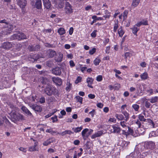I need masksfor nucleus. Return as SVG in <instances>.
<instances>
[{
    "mask_svg": "<svg viewBox=\"0 0 158 158\" xmlns=\"http://www.w3.org/2000/svg\"><path fill=\"white\" fill-rule=\"evenodd\" d=\"M44 91L48 96L53 95L55 96H58L59 95L58 89L55 87L51 85L47 86L44 89Z\"/></svg>",
    "mask_w": 158,
    "mask_h": 158,
    "instance_id": "1",
    "label": "nucleus"
},
{
    "mask_svg": "<svg viewBox=\"0 0 158 158\" xmlns=\"http://www.w3.org/2000/svg\"><path fill=\"white\" fill-rule=\"evenodd\" d=\"M15 27L11 24L4 26L1 31V33L4 35L9 34Z\"/></svg>",
    "mask_w": 158,
    "mask_h": 158,
    "instance_id": "2",
    "label": "nucleus"
},
{
    "mask_svg": "<svg viewBox=\"0 0 158 158\" xmlns=\"http://www.w3.org/2000/svg\"><path fill=\"white\" fill-rule=\"evenodd\" d=\"M11 39L13 40H20L23 39H27V38L24 34L21 32H19L12 35Z\"/></svg>",
    "mask_w": 158,
    "mask_h": 158,
    "instance_id": "3",
    "label": "nucleus"
},
{
    "mask_svg": "<svg viewBox=\"0 0 158 158\" xmlns=\"http://www.w3.org/2000/svg\"><path fill=\"white\" fill-rule=\"evenodd\" d=\"M109 131L112 133L119 134L121 131V129L118 125L115 124L111 126Z\"/></svg>",
    "mask_w": 158,
    "mask_h": 158,
    "instance_id": "4",
    "label": "nucleus"
},
{
    "mask_svg": "<svg viewBox=\"0 0 158 158\" xmlns=\"http://www.w3.org/2000/svg\"><path fill=\"white\" fill-rule=\"evenodd\" d=\"M12 113L11 116L15 120H24V118L23 115L17 113L16 111H14Z\"/></svg>",
    "mask_w": 158,
    "mask_h": 158,
    "instance_id": "5",
    "label": "nucleus"
},
{
    "mask_svg": "<svg viewBox=\"0 0 158 158\" xmlns=\"http://www.w3.org/2000/svg\"><path fill=\"white\" fill-rule=\"evenodd\" d=\"M64 10L66 14H70L73 12V9L70 4L68 2H66L65 3Z\"/></svg>",
    "mask_w": 158,
    "mask_h": 158,
    "instance_id": "6",
    "label": "nucleus"
},
{
    "mask_svg": "<svg viewBox=\"0 0 158 158\" xmlns=\"http://www.w3.org/2000/svg\"><path fill=\"white\" fill-rule=\"evenodd\" d=\"M13 46H14L13 42H7L3 43L2 44L1 47L6 50H8L13 47Z\"/></svg>",
    "mask_w": 158,
    "mask_h": 158,
    "instance_id": "7",
    "label": "nucleus"
},
{
    "mask_svg": "<svg viewBox=\"0 0 158 158\" xmlns=\"http://www.w3.org/2000/svg\"><path fill=\"white\" fill-rule=\"evenodd\" d=\"M52 73L56 75H60L61 73L60 68L58 67H56L53 68L52 70Z\"/></svg>",
    "mask_w": 158,
    "mask_h": 158,
    "instance_id": "8",
    "label": "nucleus"
},
{
    "mask_svg": "<svg viewBox=\"0 0 158 158\" xmlns=\"http://www.w3.org/2000/svg\"><path fill=\"white\" fill-rule=\"evenodd\" d=\"M52 80L56 85L60 86L62 85V81L60 78L58 77H52Z\"/></svg>",
    "mask_w": 158,
    "mask_h": 158,
    "instance_id": "9",
    "label": "nucleus"
},
{
    "mask_svg": "<svg viewBox=\"0 0 158 158\" xmlns=\"http://www.w3.org/2000/svg\"><path fill=\"white\" fill-rule=\"evenodd\" d=\"M39 147L37 142H35L33 146L29 147V151L31 152L37 151L38 150Z\"/></svg>",
    "mask_w": 158,
    "mask_h": 158,
    "instance_id": "10",
    "label": "nucleus"
},
{
    "mask_svg": "<svg viewBox=\"0 0 158 158\" xmlns=\"http://www.w3.org/2000/svg\"><path fill=\"white\" fill-rule=\"evenodd\" d=\"M18 5L20 8H24L26 6L27 1L25 0H16Z\"/></svg>",
    "mask_w": 158,
    "mask_h": 158,
    "instance_id": "11",
    "label": "nucleus"
},
{
    "mask_svg": "<svg viewBox=\"0 0 158 158\" xmlns=\"http://www.w3.org/2000/svg\"><path fill=\"white\" fill-rule=\"evenodd\" d=\"M21 109L28 116L30 117H32L33 116L32 113L25 106H23L22 107Z\"/></svg>",
    "mask_w": 158,
    "mask_h": 158,
    "instance_id": "12",
    "label": "nucleus"
},
{
    "mask_svg": "<svg viewBox=\"0 0 158 158\" xmlns=\"http://www.w3.org/2000/svg\"><path fill=\"white\" fill-rule=\"evenodd\" d=\"M40 46L39 45L29 46L28 49L30 51H37L40 49Z\"/></svg>",
    "mask_w": 158,
    "mask_h": 158,
    "instance_id": "13",
    "label": "nucleus"
},
{
    "mask_svg": "<svg viewBox=\"0 0 158 158\" xmlns=\"http://www.w3.org/2000/svg\"><path fill=\"white\" fill-rule=\"evenodd\" d=\"M94 81V79L92 77H88L86 79V82L88 83L87 86L91 88H93V87L91 85Z\"/></svg>",
    "mask_w": 158,
    "mask_h": 158,
    "instance_id": "14",
    "label": "nucleus"
},
{
    "mask_svg": "<svg viewBox=\"0 0 158 158\" xmlns=\"http://www.w3.org/2000/svg\"><path fill=\"white\" fill-rule=\"evenodd\" d=\"M89 131L88 128H85L81 132V135L82 136L83 139L84 140H86L87 138V133Z\"/></svg>",
    "mask_w": 158,
    "mask_h": 158,
    "instance_id": "15",
    "label": "nucleus"
},
{
    "mask_svg": "<svg viewBox=\"0 0 158 158\" xmlns=\"http://www.w3.org/2000/svg\"><path fill=\"white\" fill-rule=\"evenodd\" d=\"M146 122H148L147 124L148 125V128H150L154 127L155 124L152 120L150 119H147Z\"/></svg>",
    "mask_w": 158,
    "mask_h": 158,
    "instance_id": "16",
    "label": "nucleus"
},
{
    "mask_svg": "<svg viewBox=\"0 0 158 158\" xmlns=\"http://www.w3.org/2000/svg\"><path fill=\"white\" fill-rule=\"evenodd\" d=\"M56 60L58 62H60L62 61L63 58V54L60 52H58L56 55Z\"/></svg>",
    "mask_w": 158,
    "mask_h": 158,
    "instance_id": "17",
    "label": "nucleus"
},
{
    "mask_svg": "<svg viewBox=\"0 0 158 158\" xmlns=\"http://www.w3.org/2000/svg\"><path fill=\"white\" fill-rule=\"evenodd\" d=\"M35 7L37 9H41L42 8V2L41 0H35Z\"/></svg>",
    "mask_w": 158,
    "mask_h": 158,
    "instance_id": "18",
    "label": "nucleus"
},
{
    "mask_svg": "<svg viewBox=\"0 0 158 158\" xmlns=\"http://www.w3.org/2000/svg\"><path fill=\"white\" fill-rule=\"evenodd\" d=\"M8 110H10V113L9 114L10 115H12V112H14V111H16L17 110V108L15 106L13 105H10V106L9 108L8 109Z\"/></svg>",
    "mask_w": 158,
    "mask_h": 158,
    "instance_id": "19",
    "label": "nucleus"
},
{
    "mask_svg": "<svg viewBox=\"0 0 158 158\" xmlns=\"http://www.w3.org/2000/svg\"><path fill=\"white\" fill-rule=\"evenodd\" d=\"M148 25V22L147 20H143L141 21L138 22L136 24V25L137 27H139L141 25Z\"/></svg>",
    "mask_w": 158,
    "mask_h": 158,
    "instance_id": "20",
    "label": "nucleus"
},
{
    "mask_svg": "<svg viewBox=\"0 0 158 158\" xmlns=\"http://www.w3.org/2000/svg\"><path fill=\"white\" fill-rule=\"evenodd\" d=\"M125 31L124 30L123 27L121 26L118 30V33L119 36L120 37H122L124 34Z\"/></svg>",
    "mask_w": 158,
    "mask_h": 158,
    "instance_id": "21",
    "label": "nucleus"
},
{
    "mask_svg": "<svg viewBox=\"0 0 158 158\" xmlns=\"http://www.w3.org/2000/svg\"><path fill=\"white\" fill-rule=\"evenodd\" d=\"M44 7L47 9L50 8L51 4L49 0H43Z\"/></svg>",
    "mask_w": 158,
    "mask_h": 158,
    "instance_id": "22",
    "label": "nucleus"
},
{
    "mask_svg": "<svg viewBox=\"0 0 158 158\" xmlns=\"http://www.w3.org/2000/svg\"><path fill=\"white\" fill-rule=\"evenodd\" d=\"M102 132L101 131H99L95 133L91 136V138L92 139H95L96 137L100 136L102 135Z\"/></svg>",
    "mask_w": 158,
    "mask_h": 158,
    "instance_id": "23",
    "label": "nucleus"
},
{
    "mask_svg": "<svg viewBox=\"0 0 158 158\" xmlns=\"http://www.w3.org/2000/svg\"><path fill=\"white\" fill-rule=\"evenodd\" d=\"M13 45L14 46L13 48H15L18 51H19L22 47V44L19 43L13 42Z\"/></svg>",
    "mask_w": 158,
    "mask_h": 158,
    "instance_id": "24",
    "label": "nucleus"
},
{
    "mask_svg": "<svg viewBox=\"0 0 158 158\" xmlns=\"http://www.w3.org/2000/svg\"><path fill=\"white\" fill-rule=\"evenodd\" d=\"M54 140L52 138H50L47 140L46 141H44L43 144L44 146H47L51 143H52L53 142Z\"/></svg>",
    "mask_w": 158,
    "mask_h": 158,
    "instance_id": "25",
    "label": "nucleus"
},
{
    "mask_svg": "<svg viewBox=\"0 0 158 158\" xmlns=\"http://www.w3.org/2000/svg\"><path fill=\"white\" fill-rule=\"evenodd\" d=\"M32 109L36 111L41 112L42 109L41 107L38 105H34L33 106Z\"/></svg>",
    "mask_w": 158,
    "mask_h": 158,
    "instance_id": "26",
    "label": "nucleus"
},
{
    "mask_svg": "<svg viewBox=\"0 0 158 158\" xmlns=\"http://www.w3.org/2000/svg\"><path fill=\"white\" fill-rule=\"evenodd\" d=\"M140 77L142 80L147 79L148 77V74L146 72H145L142 73L140 75Z\"/></svg>",
    "mask_w": 158,
    "mask_h": 158,
    "instance_id": "27",
    "label": "nucleus"
},
{
    "mask_svg": "<svg viewBox=\"0 0 158 158\" xmlns=\"http://www.w3.org/2000/svg\"><path fill=\"white\" fill-rule=\"evenodd\" d=\"M140 0H132V2L131 3V6L134 8L137 7L140 2Z\"/></svg>",
    "mask_w": 158,
    "mask_h": 158,
    "instance_id": "28",
    "label": "nucleus"
},
{
    "mask_svg": "<svg viewBox=\"0 0 158 158\" xmlns=\"http://www.w3.org/2000/svg\"><path fill=\"white\" fill-rule=\"evenodd\" d=\"M158 100V97L155 96L152 97L151 98L148 99L150 102L152 103H153L156 102Z\"/></svg>",
    "mask_w": 158,
    "mask_h": 158,
    "instance_id": "29",
    "label": "nucleus"
},
{
    "mask_svg": "<svg viewBox=\"0 0 158 158\" xmlns=\"http://www.w3.org/2000/svg\"><path fill=\"white\" fill-rule=\"evenodd\" d=\"M56 51L52 50H49L48 52L49 56L50 58L53 57L54 56L56 55Z\"/></svg>",
    "mask_w": 158,
    "mask_h": 158,
    "instance_id": "30",
    "label": "nucleus"
},
{
    "mask_svg": "<svg viewBox=\"0 0 158 158\" xmlns=\"http://www.w3.org/2000/svg\"><path fill=\"white\" fill-rule=\"evenodd\" d=\"M115 116L118 120L122 121L124 119L123 116L121 114H115Z\"/></svg>",
    "mask_w": 158,
    "mask_h": 158,
    "instance_id": "31",
    "label": "nucleus"
},
{
    "mask_svg": "<svg viewBox=\"0 0 158 158\" xmlns=\"http://www.w3.org/2000/svg\"><path fill=\"white\" fill-rule=\"evenodd\" d=\"M145 129L143 127H139L138 128V131L139 135H142L145 132Z\"/></svg>",
    "mask_w": 158,
    "mask_h": 158,
    "instance_id": "32",
    "label": "nucleus"
},
{
    "mask_svg": "<svg viewBox=\"0 0 158 158\" xmlns=\"http://www.w3.org/2000/svg\"><path fill=\"white\" fill-rule=\"evenodd\" d=\"M120 124L121 126L123 128L127 129L128 126L127 125V123L126 121H121L120 122Z\"/></svg>",
    "mask_w": 158,
    "mask_h": 158,
    "instance_id": "33",
    "label": "nucleus"
},
{
    "mask_svg": "<svg viewBox=\"0 0 158 158\" xmlns=\"http://www.w3.org/2000/svg\"><path fill=\"white\" fill-rule=\"evenodd\" d=\"M83 129L82 126L79 127H77L75 128H73L72 130L75 133H77L80 132Z\"/></svg>",
    "mask_w": 158,
    "mask_h": 158,
    "instance_id": "34",
    "label": "nucleus"
},
{
    "mask_svg": "<svg viewBox=\"0 0 158 158\" xmlns=\"http://www.w3.org/2000/svg\"><path fill=\"white\" fill-rule=\"evenodd\" d=\"M9 21L7 19H4L2 20H0V23L4 24L5 25H3V26H7V25H10L9 24Z\"/></svg>",
    "mask_w": 158,
    "mask_h": 158,
    "instance_id": "35",
    "label": "nucleus"
},
{
    "mask_svg": "<svg viewBox=\"0 0 158 158\" xmlns=\"http://www.w3.org/2000/svg\"><path fill=\"white\" fill-rule=\"evenodd\" d=\"M122 113L123 114L125 117V120L126 121V122L127 121L129 118V113L126 111H123L122 112Z\"/></svg>",
    "mask_w": 158,
    "mask_h": 158,
    "instance_id": "36",
    "label": "nucleus"
},
{
    "mask_svg": "<svg viewBox=\"0 0 158 158\" xmlns=\"http://www.w3.org/2000/svg\"><path fill=\"white\" fill-rule=\"evenodd\" d=\"M138 120L141 122H146L147 119L145 118L144 116L141 114H139L138 116Z\"/></svg>",
    "mask_w": 158,
    "mask_h": 158,
    "instance_id": "37",
    "label": "nucleus"
},
{
    "mask_svg": "<svg viewBox=\"0 0 158 158\" xmlns=\"http://www.w3.org/2000/svg\"><path fill=\"white\" fill-rule=\"evenodd\" d=\"M136 24L134 26L133 28H131L132 31V33L135 35H136L137 32L139 30V28H138L136 27Z\"/></svg>",
    "mask_w": 158,
    "mask_h": 158,
    "instance_id": "38",
    "label": "nucleus"
},
{
    "mask_svg": "<svg viewBox=\"0 0 158 158\" xmlns=\"http://www.w3.org/2000/svg\"><path fill=\"white\" fill-rule=\"evenodd\" d=\"M57 32L60 35H63L65 33V31L63 28H60L59 29Z\"/></svg>",
    "mask_w": 158,
    "mask_h": 158,
    "instance_id": "39",
    "label": "nucleus"
},
{
    "mask_svg": "<svg viewBox=\"0 0 158 158\" xmlns=\"http://www.w3.org/2000/svg\"><path fill=\"white\" fill-rule=\"evenodd\" d=\"M137 89L138 94H139L143 92L142 87L140 84L138 85V86L137 87Z\"/></svg>",
    "mask_w": 158,
    "mask_h": 158,
    "instance_id": "40",
    "label": "nucleus"
},
{
    "mask_svg": "<svg viewBox=\"0 0 158 158\" xmlns=\"http://www.w3.org/2000/svg\"><path fill=\"white\" fill-rule=\"evenodd\" d=\"M132 107L136 111H138L139 108V106L137 104H133L132 106Z\"/></svg>",
    "mask_w": 158,
    "mask_h": 158,
    "instance_id": "41",
    "label": "nucleus"
},
{
    "mask_svg": "<svg viewBox=\"0 0 158 158\" xmlns=\"http://www.w3.org/2000/svg\"><path fill=\"white\" fill-rule=\"evenodd\" d=\"M3 122H5L6 125L8 126H10V123L9 121V120L6 117H4L3 118Z\"/></svg>",
    "mask_w": 158,
    "mask_h": 158,
    "instance_id": "42",
    "label": "nucleus"
},
{
    "mask_svg": "<svg viewBox=\"0 0 158 158\" xmlns=\"http://www.w3.org/2000/svg\"><path fill=\"white\" fill-rule=\"evenodd\" d=\"M118 28V21L116 22L114 24V27L113 28V31L114 32H116Z\"/></svg>",
    "mask_w": 158,
    "mask_h": 158,
    "instance_id": "43",
    "label": "nucleus"
},
{
    "mask_svg": "<svg viewBox=\"0 0 158 158\" xmlns=\"http://www.w3.org/2000/svg\"><path fill=\"white\" fill-rule=\"evenodd\" d=\"M72 84L70 83V82L68 81H67V87L66 88V90L67 91H69L72 87Z\"/></svg>",
    "mask_w": 158,
    "mask_h": 158,
    "instance_id": "44",
    "label": "nucleus"
},
{
    "mask_svg": "<svg viewBox=\"0 0 158 158\" xmlns=\"http://www.w3.org/2000/svg\"><path fill=\"white\" fill-rule=\"evenodd\" d=\"M128 13V11L127 10H125L123 12V14H122V15H123V19L124 20L126 19V18L127 17Z\"/></svg>",
    "mask_w": 158,
    "mask_h": 158,
    "instance_id": "45",
    "label": "nucleus"
},
{
    "mask_svg": "<svg viewBox=\"0 0 158 158\" xmlns=\"http://www.w3.org/2000/svg\"><path fill=\"white\" fill-rule=\"evenodd\" d=\"M92 18L93 19H95L96 21L98 20H102L103 19L102 17H97L96 15H93L92 16Z\"/></svg>",
    "mask_w": 158,
    "mask_h": 158,
    "instance_id": "46",
    "label": "nucleus"
},
{
    "mask_svg": "<svg viewBox=\"0 0 158 158\" xmlns=\"http://www.w3.org/2000/svg\"><path fill=\"white\" fill-rule=\"evenodd\" d=\"M75 98H76L77 102H79L81 104L82 103V98L79 96H77Z\"/></svg>",
    "mask_w": 158,
    "mask_h": 158,
    "instance_id": "47",
    "label": "nucleus"
},
{
    "mask_svg": "<svg viewBox=\"0 0 158 158\" xmlns=\"http://www.w3.org/2000/svg\"><path fill=\"white\" fill-rule=\"evenodd\" d=\"M134 123L135 124L137 125L138 128L141 127H143V126L142 125L141 123L138 119L136 120L135 121Z\"/></svg>",
    "mask_w": 158,
    "mask_h": 158,
    "instance_id": "48",
    "label": "nucleus"
},
{
    "mask_svg": "<svg viewBox=\"0 0 158 158\" xmlns=\"http://www.w3.org/2000/svg\"><path fill=\"white\" fill-rule=\"evenodd\" d=\"M101 61L100 59L98 58H96L94 61V63L95 65H98Z\"/></svg>",
    "mask_w": 158,
    "mask_h": 158,
    "instance_id": "49",
    "label": "nucleus"
},
{
    "mask_svg": "<svg viewBox=\"0 0 158 158\" xmlns=\"http://www.w3.org/2000/svg\"><path fill=\"white\" fill-rule=\"evenodd\" d=\"M150 103V102H148V101H145L144 103V106L145 107L147 108H150L151 105Z\"/></svg>",
    "mask_w": 158,
    "mask_h": 158,
    "instance_id": "50",
    "label": "nucleus"
},
{
    "mask_svg": "<svg viewBox=\"0 0 158 158\" xmlns=\"http://www.w3.org/2000/svg\"><path fill=\"white\" fill-rule=\"evenodd\" d=\"M156 133V132L155 131H152L149 134V137H151L153 136L155 137L157 136V135Z\"/></svg>",
    "mask_w": 158,
    "mask_h": 158,
    "instance_id": "51",
    "label": "nucleus"
},
{
    "mask_svg": "<svg viewBox=\"0 0 158 158\" xmlns=\"http://www.w3.org/2000/svg\"><path fill=\"white\" fill-rule=\"evenodd\" d=\"M122 131V134L123 135H124L127 136L128 135H129V133L128 131L126 130H122L121 131Z\"/></svg>",
    "mask_w": 158,
    "mask_h": 158,
    "instance_id": "52",
    "label": "nucleus"
},
{
    "mask_svg": "<svg viewBox=\"0 0 158 158\" xmlns=\"http://www.w3.org/2000/svg\"><path fill=\"white\" fill-rule=\"evenodd\" d=\"M96 51V49L95 48H93L92 49L90 50L89 52V53L90 55L93 54Z\"/></svg>",
    "mask_w": 158,
    "mask_h": 158,
    "instance_id": "53",
    "label": "nucleus"
},
{
    "mask_svg": "<svg viewBox=\"0 0 158 158\" xmlns=\"http://www.w3.org/2000/svg\"><path fill=\"white\" fill-rule=\"evenodd\" d=\"M149 95H151L153 94V90L152 89H150L147 91Z\"/></svg>",
    "mask_w": 158,
    "mask_h": 158,
    "instance_id": "54",
    "label": "nucleus"
},
{
    "mask_svg": "<svg viewBox=\"0 0 158 158\" xmlns=\"http://www.w3.org/2000/svg\"><path fill=\"white\" fill-rule=\"evenodd\" d=\"M48 81L47 78H46L42 77V81L41 82L42 83L44 84H47V82H48Z\"/></svg>",
    "mask_w": 158,
    "mask_h": 158,
    "instance_id": "55",
    "label": "nucleus"
},
{
    "mask_svg": "<svg viewBox=\"0 0 158 158\" xmlns=\"http://www.w3.org/2000/svg\"><path fill=\"white\" fill-rule=\"evenodd\" d=\"M82 78L80 76L78 77L75 81V83L77 84L81 81Z\"/></svg>",
    "mask_w": 158,
    "mask_h": 158,
    "instance_id": "56",
    "label": "nucleus"
},
{
    "mask_svg": "<svg viewBox=\"0 0 158 158\" xmlns=\"http://www.w3.org/2000/svg\"><path fill=\"white\" fill-rule=\"evenodd\" d=\"M97 31V30H94L91 34V36L92 37L95 38L96 37V32Z\"/></svg>",
    "mask_w": 158,
    "mask_h": 158,
    "instance_id": "57",
    "label": "nucleus"
},
{
    "mask_svg": "<svg viewBox=\"0 0 158 158\" xmlns=\"http://www.w3.org/2000/svg\"><path fill=\"white\" fill-rule=\"evenodd\" d=\"M135 154L134 153H131L129 156H127V158H135L134 155Z\"/></svg>",
    "mask_w": 158,
    "mask_h": 158,
    "instance_id": "58",
    "label": "nucleus"
},
{
    "mask_svg": "<svg viewBox=\"0 0 158 158\" xmlns=\"http://www.w3.org/2000/svg\"><path fill=\"white\" fill-rule=\"evenodd\" d=\"M102 80V75H98L96 78V80L98 81H101Z\"/></svg>",
    "mask_w": 158,
    "mask_h": 158,
    "instance_id": "59",
    "label": "nucleus"
},
{
    "mask_svg": "<svg viewBox=\"0 0 158 158\" xmlns=\"http://www.w3.org/2000/svg\"><path fill=\"white\" fill-rule=\"evenodd\" d=\"M110 46H108L106 48L105 50L106 53V54H109L110 53Z\"/></svg>",
    "mask_w": 158,
    "mask_h": 158,
    "instance_id": "60",
    "label": "nucleus"
},
{
    "mask_svg": "<svg viewBox=\"0 0 158 158\" xmlns=\"http://www.w3.org/2000/svg\"><path fill=\"white\" fill-rule=\"evenodd\" d=\"M97 106L98 107L102 108L103 106V104L102 103L98 102L97 104Z\"/></svg>",
    "mask_w": 158,
    "mask_h": 158,
    "instance_id": "61",
    "label": "nucleus"
},
{
    "mask_svg": "<svg viewBox=\"0 0 158 158\" xmlns=\"http://www.w3.org/2000/svg\"><path fill=\"white\" fill-rule=\"evenodd\" d=\"M40 102L41 103H44L45 102V99L44 97H42L40 99Z\"/></svg>",
    "mask_w": 158,
    "mask_h": 158,
    "instance_id": "62",
    "label": "nucleus"
},
{
    "mask_svg": "<svg viewBox=\"0 0 158 158\" xmlns=\"http://www.w3.org/2000/svg\"><path fill=\"white\" fill-rule=\"evenodd\" d=\"M127 128H128V130L127 131H128L129 135L133 133V130L130 128L128 126V127H127Z\"/></svg>",
    "mask_w": 158,
    "mask_h": 158,
    "instance_id": "63",
    "label": "nucleus"
},
{
    "mask_svg": "<svg viewBox=\"0 0 158 158\" xmlns=\"http://www.w3.org/2000/svg\"><path fill=\"white\" fill-rule=\"evenodd\" d=\"M95 110L94 109L93 110L89 112V114H90L92 117H93L95 114Z\"/></svg>",
    "mask_w": 158,
    "mask_h": 158,
    "instance_id": "64",
    "label": "nucleus"
}]
</instances>
